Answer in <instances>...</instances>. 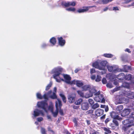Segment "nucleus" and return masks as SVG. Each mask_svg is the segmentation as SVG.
<instances>
[{
	"mask_svg": "<svg viewBox=\"0 0 134 134\" xmlns=\"http://www.w3.org/2000/svg\"><path fill=\"white\" fill-rule=\"evenodd\" d=\"M124 71L125 72H127V71L129 70H130V67L127 66V65H125L124 66Z\"/></svg>",
	"mask_w": 134,
	"mask_h": 134,
	"instance_id": "34",
	"label": "nucleus"
},
{
	"mask_svg": "<svg viewBox=\"0 0 134 134\" xmlns=\"http://www.w3.org/2000/svg\"><path fill=\"white\" fill-rule=\"evenodd\" d=\"M75 84L79 87H81L83 85V83L81 81L75 80L72 81L71 85Z\"/></svg>",
	"mask_w": 134,
	"mask_h": 134,
	"instance_id": "11",
	"label": "nucleus"
},
{
	"mask_svg": "<svg viewBox=\"0 0 134 134\" xmlns=\"http://www.w3.org/2000/svg\"><path fill=\"white\" fill-rule=\"evenodd\" d=\"M90 87V86L89 85H86L83 86L82 87V88L83 91H86L87 90H89L90 91L91 89L94 88H91Z\"/></svg>",
	"mask_w": 134,
	"mask_h": 134,
	"instance_id": "24",
	"label": "nucleus"
},
{
	"mask_svg": "<svg viewBox=\"0 0 134 134\" xmlns=\"http://www.w3.org/2000/svg\"><path fill=\"white\" fill-rule=\"evenodd\" d=\"M82 101V99H80L75 102V104L77 105H79L81 103Z\"/></svg>",
	"mask_w": 134,
	"mask_h": 134,
	"instance_id": "36",
	"label": "nucleus"
},
{
	"mask_svg": "<svg viewBox=\"0 0 134 134\" xmlns=\"http://www.w3.org/2000/svg\"><path fill=\"white\" fill-rule=\"evenodd\" d=\"M87 8L88 9V10L90 8H93V7H96V6L95 5L92 6H87Z\"/></svg>",
	"mask_w": 134,
	"mask_h": 134,
	"instance_id": "55",
	"label": "nucleus"
},
{
	"mask_svg": "<svg viewBox=\"0 0 134 134\" xmlns=\"http://www.w3.org/2000/svg\"><path fill=\"white\" fill-rule=\"evenodd\" d=\"M108 7H106L105 8L103 9L104 11L105 12V11H107L108 10Z\"/></svg>",
	"mask_w": 134,
	"mask_h": 134,
	"instance_id": "63",
	"label": "nucleus"
},
{
	"mask_svg": "<svg viewBox=\"0 0 134 134\" xmlns=\"http://www.w3.org/2000/svg\"><path fill=\"white\" fill-rule=\"evenodd\" d=\"M102 79L101 77L99 75H97V77L95 80L96 82H99Z\"/></svg>",
	"mask_w": 134,
	"mask_h": 134,
	"instance_id": "37",
	"label": "nucleus"
},
{
	"mask_svg": "<svg viewBox=\"0 0 134 134\" xmlns=\"http://www.w3.org/2000/svg\"><path fill=\"white\" fill-rule=\"evenodd\" d=\"M50 42L51 43L54 45L56 43V40L55 38L53 37L50 39Z\"/></svg>",
	"mask_w": 134,
	"mask_h": 134,
	"instance_id": "28",
	"label": "nucleus"
},
{
	"mask_svg": "<svg viewBox=\"0 0 134 134\" xmlns=\"http://www.w3.org/2000/svg\"><path fill=\"white\" fill-rule=\"evenodd\" d=\"M41 132L42 134H46L45 129L43 128H41Z\"/></svg>",
	"mask_w": 134,
	"mask_h": 134,
	"instance_id": "49",
	"label": "nucleus"
},
{
	"mask_svg": "<svg viewBox=\"0 0 134 134\" xmlns=\"http://www.w3.org/2000/svg\"><path fill=\"white\" fill-rule=\"evenodd\" d=\"M125 79L127 80H130L132 78V76L130 74L127 75L125 76Z\"/></svg>",
	"mask_w": 134,
	"mask_h": 134,
	"instance_id": "31",
	"label": "nucleus"
},
{
	"mask_svg": "<svg viewBox=\"0 0 134 134\" xmlns=\"http://www.w3.org/2000/svg\"><path fill=\"white\" fill-rule=\"evenodd\" d=\"M104 112L103 110L100 109H98L96 111L95 114L97 116H100L103 114Z\"/></svg>",
	"mask_w": 134,
	"mask_h": 134,
	"instance_id": "16",
	"label": "nucleus"
},
{
	"mask_svg": "<svg viewBox=\"0 0 134 134\" xmlns=\"http://www.w3.org/2000/svg\"><path fill=\"white\" fill-rule=\"evenodd\" d=\"M47 45H48L46 43H43L42 44L41 47L42 48H44L46 47L47 46Z\"/></svg>",
	"mask_w": 134,
	"mask_h": 134,
	"instance_id": "47",
	"label": "nucleus"
},
{
	"mask_svg": "<svg viewBox=\"0 0 134 134\" xmlns=\"http://www.w3.org/2000/svg\"><path fill=\"white\" fill-rule=\"evenodd\" d=\"M131 117L133 118H134V111L131 114Z\"/></svg>",
	"mask_w": 134,
	"mask_h": 134,
	"instance_id": "62",
	"label": "nucleus"
},
{
	"mask_svg": "<svg viewBox=\"0 0 134 134\" xmlns=\"http://www.w3.org/2000/svg\"><path fill=\"white\" fill-rule=\"evenodd\" d=\"M105 108V110L106 112H107L108 110V106H106Z\"/></svg>",
	"mask_w": 134,
	"mask_h": 134,
	"instance_id": "61",
	"label": "nucleus"
},
{
	"mask_svg": "<svg viewBox=\"0 0 134 134\" xmlns=\"http://www.w3.org/2000/svg\"><path fill=\"white\" fill-rule=\"evenodd\" d=\"M51 92L52 91H50L48 92L47 93L44 94L43 96H41L40 93H37L36 94V96L37 98L40 99H42L43 98H44L45 99H47L48 98V96L49 95Z\"/></svg>",
	"mask_w": 134,
	"mask_h": 134,
	"instance_id": "7",
	"label": "nucleus"
},
{
	"mask_svg": "<svg viewBox=\"0 0 134 134\" xmlns=\"http://www.w3.org/2000/svg\"><path fill=\"white\" fill-rule=\"evenodd\" d=\"M88 102L91 105H92L94 103L93 100L91 99H88Z\"/></svg>",
	"mask_w": 134,
	"mask_h": 134,
	"instance_id": "40",
	"label": "nucleus"
},
{
	"mask_svg": "<svg viewBox=\"0 0 134 134\" xmlns=\"http://www.w3.org/2000/svg\"><path fill=\"white\" fill-rule=\"evenodd\" d=\"M125 77V75L123 73H121L116 76V77L120 80L123 79Z\"/></svg>",
	"mask_w": 134,
	"mask_h": 134,
	"instance_id": "23",
	"label": "nucleus"
},
{
	"mask_svg": "<svg viewBox=\"0 0 134 134\" xmlns=\"http://www.w3.org/2000/svg\"><path fill=\"white\" fill-rule=\"evenodd\" d=\"M122 88V87L121 86H119L116 87L114 89V90H113V92H115L118 90H121Z\"/></svg>",
	"mask_w": 134,
	"mask_h": 134,
	"instance_id": "39",
	"label": "nucleus"
},
{
	"mask_svg": "<svg viewBox=\"0 0 134 134\" xmlns=\"http://www.w3.org/2000/svg\"><path fill=\"white\" fill-rule=\"evenodd\" d=\"M123 107L122 105H120L117 106L116 108V109L117 111H119L117 113H119L120 111L123 109Z\"/></svg>",
	"mask_w": 134,
	"mask_h": 134,
	"instance_id": "26",
	"label": "nucleus"
},
{
	"mask_svg": "<svg viewBox=\"0 0 134 134\" xmlns=\"http://www.w3.org/2000/svg\"><path fill=\"white\" fill-rule=\"evenodd\" d=\"M115 102V103L116 104H121L122 103H126V102H128V99H126V98H121L119 99V100Z\"/></svg>",
	"mask_w": 134,
	"mask_h": 134,
	"instance_id": "13",
	"label": "nucleus"
},
{
	"mask_svg": "<svg viewBox=\"0 0 134 134\" xmlns=\"http://www.w3.org/2000/svg\"><path fill=\"white\" fill-rule=\"evenodd\" d=\"M115 119H114L113 120V122L115 124L116 126H118L119 125L118 123Z\"/></svg>",
	"mask_w": 134,
	"mask_h": 134,
	"instance_id": "41",
	"label": "nucleus"
},
{
	"mask_svg": "<svg viewBox=\"0 0 134 134\" xmlns=\"http://www.w3.org/2000/svg\"><path fill=\"white\" fill-rule=\"evenodd\" d=\"M89 107V105L87 103H83L81 104L82 109L84 110H88Z\"/></svg>",
	"mask_w": 134,
	"mask_h": 134,
	"instance_id": "14",
	"label": "nucleus"
},
{
	"mask_svg": "<svg viewBox=\"0 0 134 134\" xmlns=\"http://www.w3.org/2000/svg\"><path fill=\"white\" fill-rule=\"evenodd\" d=\"M107 68L108 71L113 73H115L118 71L119 69L117 66L115 65L107 66Z\"/></svg>",
	"mask_w": 134,
	"mask_h": 134,
	"instance_id": "6",
	"label": "nucleus"
},
{
	"mask_svg": "<svg viewBox=\"0 0 134 134\" xmlns=\"http://www.w3.org/2000/svg\"><path fill=\"white\" fill-rule=\"evenodd\" d=\"M103 56L105 57L108 58H111L113 56V55L112 54L108 53H105L104 54Z\"/></svg>",
	"mask_w": 134,
	"mask_h": 134,
	"instance_id": "33",
	"label": "nucleus"
},
{
	"mask_svg": "<svg viewBox=\"0 0 134 134\" xmlns=\"http://www.w3.org/2000/svg\"><path fill=\"white\" fill-rule=\"evenodd\" d=\"M88 10V9L87 7H86L84 8L83 9H79L77 10V12L79 13H83L87 12Z\"/></svg>",
	"mask_w": 134,
	"mask_h": 134,
	"instance_id": "25",
	"label": "nucleus"
},
{
	"mask_svg": "<svg viewBox=\"0 0 134 134\" xmlns=\"http://www.w3.org/2000/svg\"><path fill=\"white\" fill-rule=\"evenodd\" d=\"M59 95L62 98L63 102L65 103L66 102V98L65 96L62 93H60L59 94Z\"/></svg>",
	"mask_w": 134,
	"mask_h": 134,
	"instance_id": "29",
	"label": "nucleus"
},
{
	"mask_svg": "<svg viewBox=\"0 0 134 134\" xmlns=\"http://www.w3.org/2000/svg\"><path fill=\"white\" fill-rule=\"evenodd\" d=\"M66 10L69 11H74L75 10V9L74 7L69 8L66 9Z\"/></svg>",
	"mask_w": 134,
	"mask_h": 134,
	"instance_id": "38",
	"label": "nucleus"
},
{
	"mask_svg": "<svg viewBox=\"0 0 134 134\" xmlns=\"http://www.w3.org/2000/svg\"><path fill=\"white\" fill-rule=\"evenodd\" d=\"M122 86L124 87H126L128 88L130 87V85L129 83L124 82L122 84Z\"/></svg>",
	"mask_w": 134,
	"mask_h": 134,
	"instance_id": "30",
	"label": "nucleus"
},
{
	"mask_svg": "<svg viewBox=\"0 0 134 134\" xmlns=\"http://www.w3.org/2000/svg\"><path fill=\"white\" fill-rule=\"evenodd\" d=\"M54 92L53 93L52 95H50V94L52 93H51L48 96H49L50 98L52 99H55L57 98V97L55 94V92L57 91V88L56 87H54L53 90ZM52 93V92H51Z\"/></svg>",
	"mask_w": 134,
	"mask_h": 134,
	"instance_id": "18",
	"label": "nucleus"
},
{
	"mask_svg": "<svg viewBox=\"0 0 134 134\" xmlns=\"http://www.w3.org/2000/svg\"><path fill=\"white\" fill-rule=\"evenodd\" d=\"M113 10L114 11L118 10L119 9L118 7H113Z\"/></svg>",
	"mask_w": 134,
	"mask_h": 134,
	"instance_id": "52",
	"label": "nucleus"
},
{
	"mask_svg": "<svg viewBox=\"0 0 134 134\" xmlns=\"http://www.w3.org/2000/svg\"><path fill=\"white\" fill-rule=\"evenodd\" d=\"M93 112V110L92 109L90 110L87 111L86 113L87 114H90L92 113Z\"/></svg>",
	"mask_w": 134,
	"mask_h": 134,
	"instance_id": "45",
	"label": "nucleus"
},
{
	"mask_svg": "<svg viewBox=\"0 0 134 134\" xmlns=\"http://www.w3.org/2000/svg\"><path fill=\"white\" fill-rule=\"evenodd\" d=\"M96 72L95 70L93 69H91L90 74H93L95 73Z\"/></svg>",
	"mask_w": 134,
	"mask_h": 134,
	"instance_id": "48",
	"label": "nucleus"
},
{
	"mask_svg": "<svg viewBox=\"0 0 134 134\" xmlns=\"http://www.w3.org/2000/svg\"><path fill=\"white\" fill-rule=\"evenodd\" d=\"M92 66L95 68L100 70V66L99 65V63L97 61H96L93 63L92 64Z\"/></svg>",
	"mask_w": 134,
	"mask_h": 134,
	"instance_id": "21",
	"label": "nucleus"
},
{
	"mask_svg": "<svg viewBox=\"0 0 134 134\" xmlns=\"http://www.w3.org/2000/svg\"><path fill=\"white\" fill-rule=\"evenodd\" d=\"M113 0H99L98 3L100 4H105L111 2Z\"/></svg>",
	"mask_w": 134,
	"mask_h": 134,
	"instance_id": "19",
	"label": "nucleus"
},
{
	"mask_svg": "<svg viewBox=\"0 0 134 134\" xmlns=\"http://www.w3.org/2000/svg\"><path fill=\"white\" fill-rule=\"evenodd\" d=\"M68 100L70 103H72L74 102L75 97L72 96V95H70L68 97Z\"/></svg>",
	"mask_w": 134,
	"mask_h": 134,
	"instance_id": "22",
	"label": "nucleus"
},
{
	"mask_svg": "<svg viewBox=\"0 0 134 134\" xmlns=\"http://www.w3.org/2000/svg\"><path fill=\"white\" fill-rule=\"evenodd\" d=\"M109 121V118H107L105 120V123H107Z\"/></svg>",
	"mask_w": 134,
	"mask_h": 134,
	"instance_id": "60",
	"label": "nucleus"
},
{
	"mask_svg": "<svg viewBox=\"0 0 134 134\" xmlns=\"http://www.w3.org/2000/svg\"><path fill=\"white\" fill-rule=\"evenodd\" d=\"M125 93L126 97L129 98L134 99V93L130 91L126 92Z\"/></svg>",
	"mask_w": 134,
	"mask_h": 134,
	"instance_id": "10",
	"label": "nucleus"
},
{
	"mask_svg": "<svg viewBox=\"0 0 134 134\" xmlns=\"http://www.w3.org/2000/svg\"><path fill=\"white\" fill-rule=\"evenodd\" d=\"M106 85L107 87L109 88H111L113 87V85L110 83H107Z\"/></svg>",
	"mask_w": 134,
	"mask_h": 134,
	"instance_id": "42",
	"label": "nucleus"
},
{
	"mask_svg": "<svg viewBox=\"0 0 134 134\" xmlns=\"http://www.w3.org/2000/svg\"><path fill=\"white\" fill-rule=\"evenodd\" d=\"M96 92H96L93 94H94L96 96H97L94 97L95 100L97 102H101L102 103L104 102L105 99L104 98L103 95L100 94V92L99 91L97 93Z\"/></svg>",
	"mask_w": 134,
	"mask_h": 134,
	"instance_id": "5",
	"label": "nucleus"
},
{
	"mask_svg": "<svg viewBox=\"0 0 134 134\" xmlns=\"http://www.w3.org/2000/svg\"><path fill=\"white\" fill-rule=\"evenodd\" d=\"M52 82H50L46 86V90L47 91L51 87L52 85Z\"/></svg>",
	"mask_w": 134,
	"mask_h": 134,
	"instance_id": "35",
	"label": "nucleus"
},
{
	"mask_svg": "<svg viewBox=\"0 0 134 134\" xmlns=\"http://www.w3.org/2000/svg\"><path fill=\"white\" fill-rule=\"evenodd\" d=\"M105 115H103V116L100 117V119H104L105 118Z\"/></svg>",
	"mask_w": 134,
	"mask_h": 134,
	"instance_id": "59",
	"label": "nucleus"
},
{
	"mask_svg": "<svg viewBox=\"0 0 134 134\" xmlns=\"http://www.w3.org/2000/svg\"><path fill=\"white\" fill-rule=\"evenodd\" d=\"M130 114V111L129 109H126L123 110L122 113L121 114V115L124 117Z\"/></svg>",
	"mask_w": 134,
	"mask_h": 134,
	"instance_id": "20",
	"label": "nucleus"
},
{
	"mask_svg": "<svg viewBox=\"0 0 134 134\" xmlns=\"http://www.w3.org/2000/svg\"><path fill=\"white\" fill-rule=\"evenodd\" d=\"M74 122L75 123V126L76 127L77 126V121L75 119H74L73 120Z\"/></svg>",
	"mask_w": 134,
	"mask_h": 134,
	"instance_id": "51",
	"label": "nucleus"
},
{
	"mask_svg": "<svg viewBox=\"0 0 134 134\" xmlns=\"http://www.w3.org/2000/svg\"><path fill=\"white\" fill-rule=\"evenodd\" d=\"M62 5L65 7H68L70 6H74L76 4V3L75 2H63Z\"/></svg>",
	"mask_w": 134,
	"mask_h": 134,
	"instance_id": "12",
	"label": "nucleus"
},
{
	"mask_svg": "<svg viewBox=\"0 0 134 134\" xmlns=\"http://www.w3.org/2000/svg\"><path fill=\"white\" fill-rule=\"evenodd\" d=\"M122 122L123 125L122 129L125 131H127L128 128L134 126L133 120L130 119L124 120L122 121Z\"/></svg>",
	"mask_w": 134,
	"mask_h": 134,
	"instance_id": "3",
	"label": "nucleus"
},
{
	"mask_svg": "<svg viewBox=\"0 0 134 134\" xmlns=\"http://www.w3.org/2000/svg\"><path fill=\"white\" fill-rule=\"evenodd\" d=\"M58 39L59 44L60 46H63L64 45L65 43V41L63 39L62 37H58Z\"/></svg>",
	"mask_w": 134,
	"mask_h": 134,
	"instance_id": "17",
	"label": "nucleus"
},
{
	"mask_svg": "<svg viewBox=\"0 0 134 134\" xmlns=\"http://www.w3.org/2000/svg\"><path fill=\"white\" fill-rule=\"evenodd\" d=\"M62 70V68L60 67L55 68L52 70L51 71V73L53 74V77L57 82H60L61 81H64L67 83L71 85L72 81H70L71 78L69 75H63L64 80L61 77L60 75Z\"/></svg>",
	"mask_w": 134,
	"mask_h": 134,
	"instance_id": "2",
	"label": "nucleus"
},
{
	"mask_svg": "<svg viewBox=\"0 0 134 134\" xmlns=\"http://www.w3.org/2000/svg\"><path fill=\"white\" fill-rule=\"evenodd\" d=\"M131 6H133L134 7V2L131 4V5H128L127 7H130Z\"/></svg>",
	"mask_w": 134,
	"mask_h": 134,
	"instance_id": "57",
	"label": "nucleus"
},
{
	"mask_svg": "<svg viewBox=\"0 0 134 134\" xmlns=\"http://www.w3.org/2000/svg\"><path fill=\"white\" fill-rule=\"evenodd\" d=\"M102 81L103 83L104 84H106L107 82V81L106 79L105 78H103Z\"/></svg>",
	"mask_w": 134,
	"mask_h": 134,
	"instance_id": "44",
	"label": "nucleus"
},
{
	"mask_svg": "<svg viewBox=\"0 0 134 134\" xmlns=\"http://www.w3.org/2000/svg\"><path fill=\"white\" fill-rule=\"evenodd\" d=\"M59 111V112L61 115H63V112L62 110L61 109V107L60 108H58V111Z\"/></svg>",
	"mask_w": 134,
	"mask_h": 134,
	"instance_id": "46",
	"label": "nucleus"
},
{
	"mask_svg": "<svg viewBox=\"0 0 134 134\" xmlns=\"http://www.w3.org/2000/svg\"><path fill=\"white\" fill-rule=\"evenodd\" d=\"M96 92V90L94 88L91 89L90 90V93H87L84 95L82 92L81 91H77L78 94L80 97H85L86 98H88L91 97L93 95V94L94 93Z\"/></svg>",
	"mask_w": 134,
	"mask_h": 134,
	"instance_id": "4",
	"label": "nucleus"
},
{
	"mask_svg": "<svg viewBox=\"0 0 134 134\" xmlns=\"http://www.w3.org/2000/svg\"><path fill=\"white\" fill-rule=\"evenodd\" d=\"M103 130L105 131V134H109L108 133H110L111 132V131L108 128L104 127L103 128Z\"/></svg>",
	"mask_w": 134,
	"mask_h": 134,
	"instance_id": "27",
	"label": "nucleus"
},
{
	"mask_svg": "<svg viewBox=\"0 0 134 134\" xmlns=\"http://www.w3.org/2000/svg\"><path fill=\"white\" fill-rule=\"evenodd\" d=\"M47 119H48L51 120V117L49 115H48L47 116Z\"/></svg>",
	"mask_w": 134,
	"mask_h": 134,
	"instance_id": "64",
	"label": "nucleus"
},
{
	"mask_svg": "<svg viewBox=\"0 0 134 134\" xmlns=\"http://www.w3.org/2000/svg\"><path fill=\"white\" fill-rule=\"evenodd\" d=\"M37 120L38 122H41L43 120V118L41 117H39L37 118Z\"/></svg>",
	"mask_w": 134,
	"mask_h": 134,
	"instance_id": "43",
	"label": "nucleus"
},
{
	"mask_svg": "<svg viewBox=\"0 0 134 134\" xmlns=\"http://www.w3.org/2000/svg\"><path fill=\"white\" fill-rule=\"evenodd\" d=\"M48 131H50L52 133V134H54V132L52 130L51 128H50V127H48Z\"/></svg>",
	"mask_w": 134,
	"mask_h": 134,
	"instance_id": "50",
	"label": "nucleus"
},
{
	"mask_svg": "<svg viewBox=\"0 0 134 134\" xmlns=\"http://www.w3.org/2000/svg\"><path fill=\"white\" fill-rule=\"evenodd\" d=\"M96 78V76L95 75H92L91 76V78L92 80H94Z\"/></svg>",
	"mask_w": 134,
	"mask_h": 134,
	"instance_id": "53",
	"label": "nucleus"
},
{
	"mask_svg": "<svg viewBox=\"0 0 134 134\" xmlns=\"http://www.w3.org/2000/svg\"><path fill=\"white\" fill-rule=\"evenodd\" d=\"M90 134H99V132L97 131H95L92 133H91Z\"/></svg>",
	"mask_w": 134,
	"mask_h": 134,
	"instance_id": "56",
	"label": "nucleus"
},
{
	"mask_svg": "<svg viewBox=\"0 0 134 134\" xmlns=\"http://www.w3.org/2000/svg\"><path fill=\"white\" fill-rule=\"evenodd\" d=\"M40 114H41V115L42 116H43L44 114V112L38 109H35L33 113L32 114L35 118L39 116Z\"/></svg>",
	"mask_w": 134,
	"mask_h": 134,
	"instance_id": "8",
	"label": "nucleus"
},
{
	"mask_svg": "<svg viewBox=\"0 0 134 134\" xmlns=\"http://www.w3.org/2000/svg\"><path fill=\"white\" fill-rule=\"evenodd\" d=\"M55 103L56 109L55 111L53 110V105L51 102H50V105L48 107L46 101L38 102L37 103V105L38 107L42 108L46 113H47L48 110L47 108H48V110L51 111L53 116L56 117L58 112V108L61 107L62 104L61 101L59 99H57V100L56 101Z\"/></svg>",
	"mask_w": 134,
	"mask_h": 134,
	"instance_id": "1",
	"label": "nucleus"
},
{
	"mask_svg": "<svg viewBox=\"0 0 134 134\" xmlns=\"http://www.w3.org/2000/svg\"><path fill=\"white\" fill-rule=\"evenodd\" d=\"M119 114L118 113L113 111L110 113V116L114 119L120 120L122 119L118 115Z\"/></svg>",
	"mask_w": 134,
	"mask_h": 134,
	"instance_id": "9",
	"label": "nucleus"
},
{
	"mask_svg": "<svg viewBox=\"0 0 134 134\" xmlns=\"http://www.w3.org/2000/svg\"><path fill=\"white\" fill-rule=\"evenodd\" d=\"M107 61H102L100 63L101 65L100 66V70H104L105 69V67L107 63Z\"/></svg>",
	"mask_w": 134,
	"mask_h": 134,
	"instance_id": "15",
	"label": "nucleus"
},
{
	"mask_svg": "<svg viewBox=\"0 0 134 134\" xmlns=\"http://www.w3.org/2000/svg\"><path fill=\"white\" fill-rule=\"evenodd\" d=\"M80 70V68H77L75 69V70L74 72L75 73H77L78 71H79Z\"/></svg>",
	"mask_w": 134,
	"mask_h": 134,
	"instance_id": "54",
	"label": "nucleus"
},
{
	"mask_svg": "<svg viewBox=\"0 0 134 134\" xmlns=\"http://www.w3.org/2000/svg\"><path fill=\"white\" fill-rule=\"evenodd\" d=\"M125 51L126 52H128V53H131V51H130V49L128 48H126V49L125 50Z\"/></svg>",
	"mask_w": 134,
	"mask_h": 134,
	"instance_id": "58",
	"label": "nucleus"
},
{
	"mask_svg": "<svg viewBox=\"0 0 134 134\" xmlns=\"http://www.w3.org/2000/svg\"><path fill=\"white\" fill-rule=\"evenodd\" d=\"M99 107V105L98 103H96L93 104L92 105V108L93 109H95L96 108H98Z\"/></svg>",
	"mask_w": 134,
	"mask_h": 134,
	"instance_id": "32",
	"label": "nucleus"
}]
</instances>
